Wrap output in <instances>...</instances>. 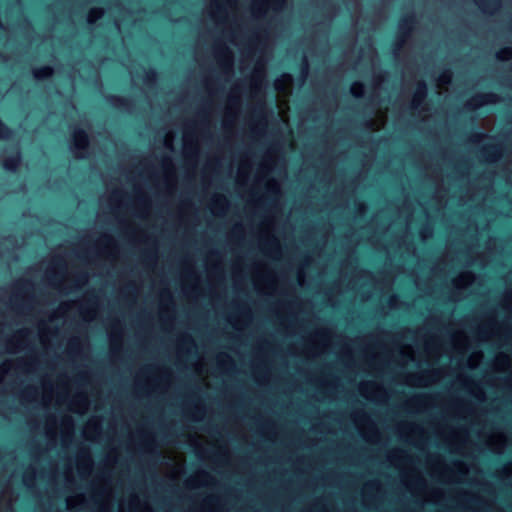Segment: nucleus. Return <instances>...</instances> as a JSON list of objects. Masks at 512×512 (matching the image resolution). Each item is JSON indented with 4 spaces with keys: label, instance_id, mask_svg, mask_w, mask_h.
<instances>
[{
    "label": "nucleus",
    "instance_id": "nucleus-20",
    "mask_svg": "<svg viewBox=\"0 0 512 512\" xmlns=\"http://www.w3.org/2000/svg\"><path fill=\"white\" fill-rule=\"evenodd\" d=\"M283 78L286 79V80H290L291 79V76L289 74H284L283 75Z\"/></svg>",
    "mask_w": 512,
    "mask_h": 512
},
{
    "label": "nucleus",
    "instance_id": "nucleus-3",
    "mask_svg": "<svg viewBox=\"0 0 512 512\" xmlns=\"http://www.w3.org/2000/svg\"><path fill=\"white\" fill-rule=\"evenodd\" d=\"M496 100L497 95L494 93L477 94L472 98V101L469 102L467 106L475 109L484 104L495 103Z\"/></svg>",
    "mask_w": 512,
    "mask_h": 512
},
{
    "label": "nucleus",
    "instance_id": "nucleus-8",
    "mask_svg": "<svg viewBox=\"0 0 512 512\" xmlns=\"http://www.w3.org/2000/svg\"><path fill=\"white\" fill-rule=\"evenodd\" d=\"M108 102L116 108H127L130 105V101L127 98H123L116 95H110L108 97Z\"/></svg>",
    "mask_w": 512,
    "mask_h": 512
},
{
    "label": "nucleus",
    "instance_id": "nucleus-14",
    "mask_svg": "<svg viewBox=\"0 0 512 512\" xmlns=\"http://www.w3.org/2000/svg\"><path fill=\"white\" fill-rule=\"evenodd\" d=\"M157 73L153 68H149L145 71V81L146 82H153L156 80Z\"/></svg>",
    "mask_w": 512,
    "mask_h": 512
},
{
    "label": "nucleus",
    "instance_id": "nucleus-12",
    "mask_svg": "<svg viewBox=\"0 0 512 512\" xmlns=\"http://www.w3.org/2000/svg\"><path fill=\"white\" fill-rule=\"evenodd\" d=\"M13 135V130L0 119V140H7Z\"/></svg>",
    "mask_w": 512,
    "mask_h": 512
},
{
    "label": "nucleus",
    "instance_id": "nucleus-5",
    "mask_svg": "<svg viewBox=\"0 0 512 512\" xmlns=\"http://www.w3.org/2000/svg\"><path fill=\"white\" fill-rule=\"evenodd\" d=\"M414 23H415L414 15L409 14V15L402 17L399 20V24H398L401 36L407 37L410 34V32L412 30V25Z\"/></svg>",
    "mask_w": 512,
    "mask_h": 512
},
{
    "label": "nucleus",
    "instance_id": "nucleus-4",
    "mask_svg": "<svg viewBox=\"0 0 512 512\" xmlns=\"http://www.w3.org/2000/svg\"><path fill=\"white\" fill-rule=\"evenodd\" d=\"M427 96V85L425 81L420 80L416 84V90L413 97L412 108H418Z\"/></svg>",
    "mask_w": 512,
    "mask_h": 512
},
{
    "label": "nucleus",
    "instance_id": "nucleus-11",
    "mask_svg": "<svg viewBox=\"0 0 512 512\" xmlns=\"http://www.w3.org/2000/svg\"><path fill=\"white\" fill-rule=\"evenodd\" d=\"M351 94L354 98L359 99L364 95V84L361 82H355L351 87Z\"/></svg>",
    "mask_w": 512,
    "mask_h": 512
},
{
    "label": "nucleus",
    "instance_id": "nucleus-25",
    "mask_svg": "<svg viewBox=\"0 0 512 512\" xmlns=\"http://www.w3.org/2000/svg\"><path fill=\"white\" fill-rule=\"evenodd\" d=\"M218 11H222V8L220 6H217Z\"/></svg>",
    "mask_w": 512,
    "mask_h": 512
},
{
    "label": "nucleus",
    "instance_id": "nucleus-9",
    "mask_svg": "<svg viewBox=\"0 0 512 512\" xmlns=\"http://www.w3.org/2000/svg\"><path fill=\"white\" fill-rule=\"evenodd\" d=\"M483 11H490L500 6L501 0H474Z\"/></svg>",
    "mask_w": 512,
    "mask_h": 512
},
{
    "label": "nucleus",
    "instance_id": "nucleus-26",
    "mask_svg": "<svg viewBox=\"0 0 512 512\" xmlns=\"http://www.w3.org/2000/svg\"><path fill=\"white\" fill-rule=\"evenodd\" d=\"M273 1H274V2H277V3H279V2H281L282 0H273Z\"/></svg>",
    "mask_w": 512,
    "mask_h": 512
},
{
    "label": "nucleus",
    "instance_id": "nucleus-7",
    "mask_svg": "<svg viewBox=\"0 0 512 512\" xmlns=\"http://www.w3.org/2000/svg\"><path fill=\"white\" fill-rule=\"evenodd\" d=\"M217 53L223 66L230 68L232 63V54L230 50L225 45H218Z\"/></svg>",
    "mask_w": 512,
    "mask_h": 512
},
{
    "label": "nucleus",
    "instance_id": "nucleus-15",
    "mask_svg": "<svg viewBox=\"0 0 512 512\" xmlns=\"http://www.w3.org/2000/svg\"><path fill=\"white\" fill-rule=\"evenodd\" d=\"M308 62L306 58L303 59L301 65H300V75L302 78H305L308 73Z\"/></svg>",
    "mask_w": 512,
    "mask_h": 512
},
{
    "label": "nucleus",
    "instance_id": "nucleus-21",
    "mask_svg": "<svg viewBox=\"0 0 512 512\" xmlns=\"http://www.w3.org/2000/svg\"><path fill=\"white\" fill-rule=\"evenodd\" d=\"M25 334H26V332H25V331H20V332H19V335H20V336H24Z\"/></svg>",
    "mask_w": 512,
    "mask_h": 512
},
{
    "label": "nucleus",
    "instance_id": "nucleus-6",
    "mask_svg": "<svg viewBox=\"0 0 512 512\" xmlns=\"http://www.w3.org/2000/svg\"><path fill=\"white\" fill-rule=\"evenodd\" d=\"M53 74L54 70L49 65H44L33 70V77L39 82L51 79Z\"/></svg>",
    "mask_w": 512,
    "mask_h": 512
},
{
    "label": "nucleus",
    "instance_id": "nucleus-19",
    "mask_svg": "<svg viewBox=\"0 0 512 512\" xmlns=\"http://www.w3.org/2000/svg\"><path fill=\"white\" fill-rule=\"evenodd\" d=\"M223 203H226V199L224 197H219L216 201L217 205H221Z\"/></svg>",
    "mask_w": 512,
    "mask_h": 512
},
{
    "label": "nucleus",
    "instance_id": "nucleus-23",
    "mask_svg": "<svg viewBox=\"0 0 512 512\" xmlns=\"http://www.w3.org/2000/svg\"><path fill=\"white\" fill-rule=\"evenodd\" d=\"M81 280L85 281V280H86V276H85V275H83V276L81 277Z\"/></svg>",
    "mask_w": 512,
    "mask_h": 512
},
{
    "label": "nucleus",
    "instance_id": "nucleus-22",
    "mask_svg": "<svg viewBox=\"0 0 512 512\" xmlns=\"http://www.w3.org/2000/svg\"><path fill=\"white\" fill-rule=\"evenodd\" d=\"M185 342H189V343H191V344L193 343V342H192V340H191L190 338H186V339H185Z\"/></svg>",
    "mask_w": 512,
    "mask_h": 512
},
{
    "label": "nucleus",
    "instance_id": "nucleus-18",
    "mask_svg": "<svg viewBox=\"0 0 512 512\" xmlns=\"http://www.w3.org/2000/svg\"><path fill=\"white\" fill-rule=\"evenodd\" d=\"M403 41H395L393 43L394 52L398 51L402 47Z\"/></svg>",
    "mask_w": 512,
    "mask_h": 512
},
{
    "label": "nucleus",
    "instance_id": "nucleus-13",
    "mask_svg": "<svg viewBox=\"0 0 512 512\" xmlns=\"http://www.w3.org/2000/svg\"><path fill=\"white\" fill-rule=\"evenodd\" d=\"M102 16V10L101 9H92L88 16V22L94 23L96 19L100 18Z\"/></svg>",
    "mask_w": 512,
    "mask_h": 512
},
{
    "label": "nucleus",
    "instance_id": "nucleus-17",
    "mask_svg": "<svg viewBox=\"0 0 512 512\" xmlns=\"http://www.w3.org/2000/svg\"><path fill=\"white\" fill-rule=\"evenodd\" d=\"M484 136H485V135H484L483 133H479V132H477V133H475V134L473 135V137H472V139H471V140H472L473 142H479V141H480Z\"/></svg>",
    "mask_w": 512,
    "mask_h": 512
},
{
    "label": "nucleus",
    "instance_id": "nucleus-16",
    "mask_svg": "<svg viewBox=\"0 0 512 512\" xmlns=\"http://www.w3.org/2000/svg\"><path fill=\"white\" fill-rule=\"evenodd\" d=\"M493 150H496L495 146H491L489 148L484 149V152L487 153L490 157H495L496 153Z\"/></svg>",
    "mask_w": 512,
    "mask_h": 512
},
{
    "label": "nucleus",
    "instance_id": "nucleus-2",
    "mask_svg": "<svg viewBox=\"0 0 512 512\" xmlns=\"http://www.w3.org/2000/svg\"><path fill=\"white\" fill-rule=\"evenodd\" d=\"M73 145L78 151H86L88 149L89 135L84 129H75L73 134Z\"/></svg>",
    "mask_w": 512,
    "mask_h": 512
},
{
    "label": "nucleus",
    "instance_id": "nucleus-1",
    "mask_svg": "<svg viewBox=\"0 0 512 512\" xmlns=\"http://www.w3.org/2000/svg\"><path fill=\"white\" fill-rule=\"evenodd\" d=\"M21 161V151L18 147H14L10 149L9 154L3 159L2 166L7 172L15 173L17 172Z\"/></svg>",
    "mask_w": 512,
    "mask_h": 512
},
{
    "label": "nucleus",
    "instance_id": "nucleus-10",
    "mask_svg": "<svg viewBox=\"0 0 512 512\" xmlns=\"http://www.w3.org/2000/svg\"><path fill=\"white\" fill-rule=\"evenodd\" d=\"M496 58L499 61H506L512 59V47L505 46L496 53Z\"/></svg>",
    "mask_w": 512,
    "mask_h": 512
},
{
    "label": "nucleus",
    "instance_id": "nucleus-24",
    "mask_svg": "<svg viewBox=\"0 0 512 512\" xmlns=\"http://www.w3.org/2000/svg\"><path fill=\"white\" fill-rule=\"evenodd\" d=\"M366 125H367L368 127H371V123H370V122H366Z\"/></svg>",
    "mask_w": 512,
    "mask_h": 512
}]
</instances>
